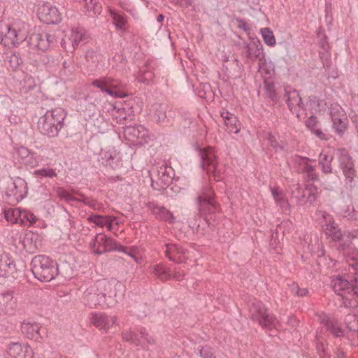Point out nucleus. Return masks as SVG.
<instances>
[{"label": "nucleus", "instance_id": "nucleus-35", "mask_svg": "<svg viewBox=\"0 0 358 358\" xmlns=\"http://www.w3.org/2000/svg\"><path fill=\"white\" fill-rule=\"evenodd\" d=\"M1 302L5 305L8 313L11 314L16 308V299L13 292L8 290L1 294Z\"/></svg>", "mask_w": 358, "mask_h": 358}, {"label": "nucleus", "instance_id": "nucleus-28", "mask_svg": "<svg viewBox=\"0 0 358 358\" xmlns=\"http://www.w3.org/2000/svg\"><path fill=\"white\" fill-rule=\"evenodd\" d=\"M334 155L330 152H321L318 156V164L321 171L324 174L333 173L332 161Z\"/></svg>", "mask_w": 358, "mask_h": 358}, {"label": "nucleus", "instance_id": "nucleus-30", "mask_svg": "<svg viewBox=\"0 0 358 358\" xmlns=\"http://www.w3.org/2000/svg\"><path fill=\"white\" fill-rule=\"evenodd\" d=\"M92 85L100 89L101 92H104L110 96H122L120 92L117 94V92H111L109 88L110 77H103L99 79H95L92 81Z\"/></svg>", "mask_w": 358, "mask_h": 358}, {"label": "nucleus", "instance_id": "nucleus-25", "mask_svg": "<svg viewBox=\"0 0 358 358\" xmlns=\"http://www.w3.org/2000/svg\"><path fill=\"white\" fill-rule=\"evenodd\" d=\"M116 321L115 316H109L105 313H97L92 314V323L99 329L106 330L112 327Z\"/></svg>", "mask_w": 358, "mask_h": 358}, {"label": "nucleus", "instance_id": "nucleus-29", "mask_svg": "<svg viewBox=\"0 0 358 358\" xmlns=\"http://www.w3.org/2000/svg\"><path fill=\"white\" fill-rule=\"evenodd\" d=\"M43 33H34L28 39L29 44L33 48L45 51L48 48V43L45 40Z\"/></svg>", "mask_w": 358, "mask_h": 358}, {"label": "nucleus", "instance_id": "nucleus-1", "mask_svg": "<svg viewBox=\"0 0 358 358\" xmlns=\"http://www.w3.org/2000/svg\"><path fill=\"white\" fill-rule=\"evenodd\" d=\"M350 266V273L353 275L350 280L337 275L331 280L334 292L342 298L347 308L357 306L358 299V264L355 262Z\"/></svg>", "mask_w": 358, "mask_h": 358}, {"label": "nucleus", "instance_id": "nucleus-58", "mask_svg": "<svg viewBox=\"0 0 358 358\" xmlns=\"http://www.w3.org/2000/svg\"><path fill=\"white\" fill-rule=\"evenodd\" d=\"M78 202H82L84 204L88 206L91 208L95 209L96 206V201L90 197L83 196V199H78Z\"/></svg>", "mask_w": 358, "mask_h": 358}, {"label": "nucleus", "instance_id": "nucleus-45", "mask_svg": "<svg viewBox=\"0 0 358 358\" xmlns=\"http://www.w3.org/2000/svg\"><path fill=\"white\" fill-rule=\"evenodd\" d=\"M261 33L264 43L268 46L275 44V38L273 31L269 28L261 29Z\"/></svg>", "mask_w": 358, "mask_h": 358}, {"label": "nucleus", "instance_id": "nucleus-56", "mask_svg": "<svg viewBox=\"0 0 358 358\" xmlns=\"http://www.w3.org/2000/svg\"><path fill=\"white\" fill-rule=\"evenodd\" d=\"M199 353L201 358H215L212 348L208 345L201 347L199 350Z\"/></svg>", "mask_w": 358, "mask_h": 358}, {"label": "nucleus", "instance_id": "nucleus-37", "mask_svg": "<svg viewBox=\"0 0 358 358\" xmlns=\"http://www.w3.org/2000/svg\"><path fill=\"white\" fill-rule=\"evenodd\" d=\"M263 90L264 92L265 99L268 101H272L275 103L278 101L277 94L275 92V84L269 80L264 82Z\"/></svg>", "mask_w": 358, "mask_h": 358}, {"label": "nucleus", "instance_id": "nucleus-41", "mask_svg": "<svg viewBox=\"0 0 358 358\" xmlns=\"http://www.w3.org/2000/svg\"><path fill=\"white\" fill-rule=\"evenodd\" d=\"M292 197L295 198L297 202H301L305 198V189L299 183L293 184L290 186Z\"/></svg>", "mask_w": 358, "mask_h": 358}, {"label": "nucleus", "instance_id": "nucleus-17", "mask_svg": "<svg viewBox=\"0 0 358 358\" xmlns=\"http://www.w3.org/2000/svg\"><path fill=\"white\" fill-rule=\"evenodd\" d=\"M93 245L94 248H96L95 252L99 255L106 252L117 250L119 248L117 242L114 239L102 233H99L95 236Z\"/></svg>", "mask_w": 358, "mask_h": 358}, {"label": "nucleus", "instance_id": "nucleus-62", "mask_svg": "<svg viewBox=\"0 0 358 358\" xmlns=\"http://www.w3.org/2000/svg\"><path fill=\"white\" fill-rule=\"evenodd\" d=\"M43 36H45V40L48 43V48L50 45H54L56 43V38L54 34L44 32Z\"/></svg>", "mask_w": 358, "mask_h": 358}, {"label": "nucleus", "instance_id": "nucleus-51", "mask_svg": "<svg viewBox=\"0 0 358 358\" xmlns=\"http://www.w3.org/2000/svg\"><path fill=\"white\" fill-rule=\"evenodd\" d=\"M36 176H40L41 177L53 178L57 176V173L52 169L43 168L34 171Z\"/></svg>", "mask_w": 358, "mask_h": 358}, {"label": "nucleus", "instance_id": "nucleus-5", "mask_svg": "<svg viewBox=\"0 0 358 358\" xmlns=\"http://www.w3.org/2000/svg\"><path fill=\"white\" fill-rule=\"evenodd\" d=\"M250 317L266 330H271L276 328L278 321L275 316L270 313L266 306L259 301L252 303L250 309Z\"/></svg>", "mask_w": 358, "mask_h": 358}, {"label": "nucleus", "instance_id": "nucleus-3", "mask_svg": "<svg viewBox=\"0 0 358 358\" xmlns=\"http://www.w3.org/2000/svg\"><path fill=\"white\" fill-rule=\"evenodd\" d=\"M31 266L33 275L41 282H50L57 275V264L48 256H35L31 260Z\"/></svg>", "mask_w": 358, "mask_h": 358}, {"label": "nucleus", "instance_id": "nucleus-53", "mask_svg": "<svg viewBox=\"0 0 358 358\" xmlns=\"http://www.w3.org/2000/svg\"><path fill=\"white\" fill-rule=\"evenodd\" d=\"M291 292L294 295L301 297L306 296L308 294V290L307 288H301L295 283H293Z\"/></svg>", "mask_w": 358, "mask_h": 358}, {"label": "nucleus", "instance_id": "nucleus-20", "mask_svg": "<svg viewBox=\"0 0 358 358\" xmlns=\"http://www.w3.org/2000/svg\"><path fill=\"white\" fill-rule=\"evenodd\" d=\"M28 187L27 182L20 177L11 180L10 185L8 188V196H13L17 201L23 199L27 194Z\"/></svg>", "mask_w": 358, "mask_h": 358}, {"label": "nucleus", "instance_id": "nucleus-26", "mask_svg": "<svg viewBox=\"0 0 358 358\" xmlns=\"http://www.w3.org/2000/svg\"><path fill=\"white\" fill-rule=\"evenodd\" d=\"M31 352V348L28 344L13 343L8 349L7 358H26Z\"/></svg>", "mask_w": 358, "mask_h": 358}, {"label": "nucleus", "instance_id": "nucleus-33", "mask_svg": "<svg viewBox=\"0 0 358 358\" xmlns=\"http://www.w3.org/2000/svg\"><path fill=\"white\" fill-rule=\"evenodd\" d=\"M108 112L110 113L113 120L117 123H122L127 119V113L124 108L119 107L117 105L108 104Z\"/></svg>", "mask_w": 358, "mask_h": 358}, {"label": "nucleus", "instance_id": "nucleus-44", "mask_svg": "<svg viewBox=\"0 0 358 358\" xmlns=\"http://www.w3.org/2000/svg\"><path fill=\"white\" fill-rule=\"evenodd\" d=\"M157 210L155 214L157 218L169 222L170 223L174 222L175 218L173 214L164 206L156 209Z\"/></svg>", "mask_w": 358, "mask_h": 358}, {"label": "nucleus", "instance_id": "nucleus-10", "mask_svg": "<svg viewBox=\"0 0 358 358\" xmlns=\"http://www.w3.org/2000/svg\"><path fill=\"white\" fill-rule=\"evenodd\" d=\"M293 161L297 165L299 172L304 176L307 181L315 182L319 180V175L316 168L311 164L312 162H316L315 159L296 155L293 157Z\"/></svg>", "mask_w": 358, "mask_h": 358}, {"label": "nucleus", "instance_id": "nucleus-40", "mask_svg": "<svg viewBox=\"0 0 358 358\" xmlns=\"http://www.w3.org/2000/svg\"><path fill=\"white\" fill-rule=\"evenodd\" d=\"M36 218L31 213L26 210H21V213L19 215L18 224L24 226H30L35 223Z\"/></svg>", "mask_w": 358, "mask_h": 358}, {"label": "nucleus", "instance_id": "nucleus-64", "mask_svg": "<svg viewBox=\"0 0 358 358\" xmlns=\"http://www.w3.org/2000/svg\"><path fill=\"white\" fill-rule=\"evenodd\" d=\"M313 134H314L317 137L322 140H327V135L320 129L316 128L313 131H311Z\"/></svg>", "mask_w": 358, "mask_h": 358}, {"label": "nucleus", "instance_id": "nucleus-12", "mask_svg": "<svg viewBox=\"0 0 358 358\" xmlns=\"http://www.w3.org/2000/svg\"><path fill=\"white\" fill-rule=\"evenodd\" d=\"M329 115L335 131L339 135L343 134L348 124V119L344 110L340 105L334 103L329 108Z\"/></svg>", "mask_w": 358, "mask_h": 358}, {"label": "nucleus", "instance_id": "nucleus-13", "mask_svg": "<svg viewBox=\"0 0 358 358\" xmlns=\"http://www.w3.org/2000/svg\"><path fill=\"white\" fill-rule=\"evenodd\" d=\"M241 55L246 62L248 60L255 61L262 60V45L259 41H250V43H243L241 46Z\"/></svg>", "mask_w": 358, "mask_h": 358}, {"label": "nucleus", "instance_id": "nucleus-2", "mask_svg": "<svg viewBox=\"0 0 358 358\" xmlns=\"http://www.w3.org/2000/svg\"><path fill=\"white\" fill-rule=\"evenodd\" d=\"M66 113L62 108L47 110L37 122V129L39 132L50 138L57 136L59 131L64 127Z\"/></svg>", "mask_w": 358, "mask_h": 358}, {"label": "nucleus", "instance_id": "nucleus-59", "mask_svg": "<svg viewBox=\"0 0 358 358\" xmlns=\"http://www.w3.org/2000/svg\"><path fill=\"white\" fill-rule=\"evenodd\" d=\"M17 152L20 158L22 159V162L25 160L32 153L25 147L20 148Z\"/></svg>", "mask_w": 358, "mask_h": 358}, {"label": "nucleus", "instance_id": "nucleus-19", "mask_svg": "<svg viewBox=\"0 0 358 358\" xmlns=\"http://www.w3.org/2000/svg\"><path fill=\"white\" fill-rule=\"evenodd\" d=\"M39 18L46 24H58L62 17L58 8L50 3L43 4L39 10Z\"/></svg>", "mask_w": 358, "mask_h": 358}, {"label": "nucleus", "instance_id": "nucleus-43", "mask_svg": "<svg viewBox=\"0 0 358 358\" xmlns=\"http://www.w3.org/2000/svg\"><path fill=\"white\" fill-rule=\"evenodd\" d=\"M21 85L22 92L23 93H28L36 87V82L34 78L31 76H26Z\"/></svg>", "mask_w": 358, "mask_h": 358}, {"label": "nucleus", "instance_id": "nucleus-57", "mask_svg": "<svg viewBox=\"0 0 358 358\" xmlns=\"http://www.w3.org/2000/svg\"><path fill=\"white\" fill-rule=\"evenodd\" d=\"M9 63L11 67L15 69L22 64V59L16 54L10 56Z\"/></svg>", "mask_w": 358, "mask_h": 358}, {"label": "nucleus", "instance_id": "nucleus-16", "mask_svg": "<svg viewBox=\"0 0 358 358\" xmlns=\"http://www.w3.org/2000/svg\"><path fill=\"white\" fill-rule=\"evenodd\" d=\"M157 172V178L156 180L152 178L151 185L154 189L158 191L165 189L172 181V169L171 167L162 166Z\"/></svg>", "mask_w": 358, "mask_h": 358}, {"label": "nucleus", "instance_id": "nucleus-4", "mask_svg": "<svg viewBox=\"0 0 358 358\" xmlns=\"http://www.w3.org/2000/svg\"><path fill=\"white\" fill-rule=\"evenodd\" d=\"M200 158V166L206 171L207 174L213 176L215 180H220L223 174V166L217 162V157L212 147H206L198 150Z\"/></svg>", "mask_w": 358, "mask_h": 358}, {"label": "nucleus", "instance_id": "nucleus-36", "mask_svg": "<svg viewBox=\"0 0 358 358\" xmlns=\"http://www.w3.org/2000/svg\"><path fill=\"white\" fill-rule=\"evenodd\" d=\"M154 274L161 280L166 281L172 278L170 268L163 264H158L153 266Z\"/></svg>", "mask_w": 358, "mask_h": 358}, {"label": "nucleus", "instance_id": "nucleus-18", "mask_svg": "<svg viewBox=\"0 0 358 358\" xmlns=\"http://www.w3.org/2000/svg\"><path fill=\"white\" fill-rule=\"evenodd\" d=\"M124 134L129 141L138 144L146 143L148 138V131L142 125L127 127Z\"/></svg>", "mask_w": 358, "mask_h": 358}, {"label": "nucleus", "instance_id": "nucleus-60", "mask_svg": "<svg viewBox=\"0 0 358 358\" xmlns=\"http://www.w3.org/2000/svg\"><path fill=\"white\" fill-rule=\"evenodd\" d=\"M306 126L310 129L311 131H313L314 129L317 128V121L316 120V117L313 115L310 116L308 120L306 121Z\"/></svg>", "mask_w": 358, "mask_h": 358}, {"label": "nucleus", "instance_id": "nucleus-42", "mask_svg": "<svg viewBox=\"0 0 358 358\" xmlns=\"http://www.w3.org/2000/svg\"><path fill=\"white\" fill-rule=\"evenodd\" d=\"M21 213L20 208H8L3 212L6 220L12 223L19 222V215Z\"/></svg>", "mask_w": 358, "mask_h": 358}, {"label": "nucleus", "instance_id": "nucleus-24", "mask_svg": "<svg viewBox=\"0 0 358 358\" xmlns=\"http://www.w3.org/2000/svg\"><path fill=\"white\" fill-rule=\"evenodd\" d=\"M16 265L11 259L9 254H4L0 257V277H15Z\"/></svg>", "mask_w": 358, "mask_h": 358}, {"label": "nucleus", "instance_id": "nucleus-48", "mask_svg": "<svg viewBox=\"0 0 358 358\" xmlns=\"http://www.w3.org/2000/svg\"><path fill=\"white\" fill-rule=\"evenodd\" d=\"M108 215L92 214L87 217V220L94 223L96 226L103 227Z\"/></svg>", "mask_w": 358, "mask_h": 358}, {"label": "nucleus", "instance_id": "nucleus-9", "mask_svg": "<svg viewBox=\"0 0 358 358\" xmlns=\"http://www.w3.org/2000/svg\"><path fill=\"white\" fill-rule=\"evenodd\" d=\"M335 155L338 159L339 167L342 170L346 180L351 182L356 176L357 172L352 157L345 148L336 150Z\"/></svg>", "mask_w": 358, "mask_h": 358}, {"label": "nucleus", "instance_id": "nucleus-49", "mask_svg": "<svg viewBox=\"0 0 358 358\" xmlns=\"http://www.w3.org/2000/svg\"><path fill=\"white\" fill-rule=\"evenodd\" d=\"M268 145L272 147L273 149H275L276 151L281 150L284 151L286 150V146L284 143H278L275 138L274 136H273L271 134H268L267 138Z\"/></svg>", "mask_w": 358, "mask_h": 358}, {"label": "nucleus", "instance_id": "nucleus-11", "mask_svg": "<svg viewBox=\"0 0 358 358\" xmlns=\"http://www.w3.org/2000/svg\"><path fill=\"white\" fill-rule=\"evenodd\" d=\"M162 250L170 261L177 264L185 263L188 258L187 249L178 243H165Z\"/></svg>", "mask_w": 358, "mask_h": 358}, {"label": "nucleus", "instance_id": "nucleus-55", "mask_svg": "<svg viewBox=\"0 0 358 358\" xmlns=\"http://www.w3.org/2000/svg\"><path fill=\"white\" fill-rule=\"evenodd\" d=\"M117 251L122 252L127 254L129 257L133 258L136 262H138L136 257V249L134 248H128L125 246H119Z\"/></svg>", "mask_w": 358, "mask_h": 358}, {"label": "nucleus", "instance_id": "nucleus-52", "mask_svg": "<svg viewBox=\"0 0 358 358\" xmlns=\"http://www.w3.org/2000/svg\"><path fill=\"white\" fill-rule=\"evenodd\" d=\"M85 57L87 61L94 66H96L99 64L101 57L100 55H97L93 50H88Z\"/></svg>", "mask_w": 358, "mask_h": 358}, {"label": "nucleus", "instance_id": "nucleus-61", "mask_svg": "<svg viewBox=\"0 0 358 358\" xmlns=\"http://www.w3.org/2000/svg\"><path fill=\"white\" fill-rule=\"evenodd\" d=\"M318 37L320 38V41L318 43L320 47L324 51H327L329 48V44L327 41V36L323 34H318Z\"/></svg>", "mask_w": 358, "mask_h": 358}, {"label": "nucleus", "instance_id": "nucleus-6", "mask_svg": "<svg viewBox=\"0 0 358 358\" xmlns=\"http://www.w3.org/2000/svg\"><path fill=\"white\" fill-rule=\"evenodd\" d=\"M122 338L147 351L151 350V348L156 345L155 338L145 327H139L133 331H126L122 334Z\"/></svg>", "mask_w": 358, "mask_h": 358}, {"label": "nucleus", "instance_id": "nucleus-32", "mask_svg": "<svg viewBox=\"0 0 358 358\" xmlns=\"http://www.w3.org/2000/svg\"><path fill=\"white\" fill-rule=\"evenodd\" d=\"M272 196L274 199L275 203L282 210H286L289 209V204L286 195L278 189V188L271 189Z\"/></svg>", "mask_w": 358, "mask_h": 358}, {"label": "nucleus", "instance_id": "nucleus-8", "mask_svg": "<svg viewBox=\"0 0 358 358\" xmlns=\"http://www.w3.org/2000/svg\"><path fill=\"white\" fill-rule=\"evenodd\" d=\"M27 39L24 30H17L15 27L0 22V43L5 46H15Z\"/></svg>", "mask_w": 358, "mask_h": 358}, {"label": "nucleus", "instance_id": "nucleus-39", "mask_svg": "<svg viewBox=\"0 0 358 358\" xmlns=\"http://www.w3.org/2000/svg\"><path fill=\"white\" fill-rule=\"evenodd\" d=\"M126 87V84L123 82L118 80L117 79H113L110 77V85L109 88L112 92H120L122 96H113L116 98H124L127 96V93L124 91V88Z\"/></svg>", "mask_w": 358, "mask_h": 358}, {"label": "nucleus", "instance_id": "nucleus-46", "mask_svg": "<svg viewBox=\"0 0 358 358\" xmlns=\"http://www.w3.org/2000/svg\"><path fill=\"white\" fill-rule=\"evenodd\" d=\"M110 15L115 27L119 30L124 29V26L127 22L124 15H120L115 11H111Z\"/></svg>", "mask_w": 358, "mask_h": 358}, {"label": "nucleus", "instance_id": "nucleus-63", "mask_svg": "<svg viewBox=\"0 0 358 358\" xmlns=\"http://www.w3.org/2000/svg\"><path fill=\"white\" fill-rule=\"evenodd\" d=\"M237 21L238 22V27L239 29H243L245 31H250V26L244 20L239 19V20H237Z\"/></svg>", "mask_w": 358, "mask_h": 358}, {"label": "nucleus", "instance_id": "nucleus-27", "mask_svg": "<svg viewBox=\"0 0 358 358\" xmlns=\"http://www.w3.org/2000/svg\"><path fill=\"white\" fill-rule=\"evenodd\" d=\"M41 326L38 323L31 321H24L21 324L22 333L29 339L38 340L41 338L40 334Z\"/></svg>", "mask_w": 358, "mask_h": 358}, {"label": "nucleus", "instance_id": "nucleus-21", "mask_svg": "<svg viewBox=\"0 0 358 358\" xmlns=\"http://www.w3.org/2000/svg\"><path fill=\"white\" fill-rule=\"evenodd\" d=\"M285 96L287 99L285 101L287 104V106L289 110L292 113L296 114V115L299 116V113L301 110H304V104L302 101V99L300 96L298 91L293 90H286Z\"/></svg>", "mask_w": 358, "mask_h": 358}, {"label": "nucleus", "instance_id": "nucleus-34", "mask_svg": "<svg viewBox=\"0 0 358 358\" xmlns=\"http://www.w3.org/2000/svg\"><path fill=\"white\" fill-rule=\"evenodd\" d=\"M169 107L165 103H155L152 106L151 111L157 122H162L166 117V113Z\"/></svg>", "mask_w": 358, "mask_h": 358}, {"label": "nucleus", "instance_id": "nucleus-22", "mask_svg": "<svg viewBox=\"0 0 358 358\" xmlns=\"http://www.w3.org/2000/svg\"><path fill=\"white\" fill-rule=\"evenodd\" d=\"M318 320L322 325L326 328L335 337H341L343 331L340 327L338 322L334 318L327 316L324 313L318 315Z\"/></svg>", "mask_w": 358, "mask_h": 358}, {"label": "nucleus", "instance_id": "nucleus-47", "mask_svg": "<svg viewBox=\"0 0 358 358\" xmlns=\"http://www.w3.org/2000/svg\"><path fill=\"white\" fill-rule=\"evenodd\" d=\"M224 123L229 132L237 134L239 131L237 117L234 115H230L229 119L225 120Z\"/></svg>", "mask_w": 358, "mask_h": 358}, {"label": "nucleus", "instance_id": "nucleus-14", "mask_svg": "<svg viewBox=\"0 0 358 358\" xmlns=\"http://www.w3.org/2000/svg\"><path fill=\"white\" fill-rule=\"evenodd\" d=\"M99 287L98 285H94L87 288L84 292V302L90 308H94L99 306H106L104 296H102Z\"/></svg>", "mask_w": 358, "mask_h": 358}, {"label": "nucleus", "instance_id": "nucleus-7", "mask_svg": "<svg viewBox=\"0 0 358 358\" xmlns=\"http://www.w3.org/2000/svg\"><path fill=\"white\" fill-rule=\"evenodd\" d=\"M214 192L211 187L205 183L197 192L196 204L201 215L214 213L216 210L213 200Z\"/></svg>", "mask_w": 358, "mask_h": 358}, {"label": "nucleus", "instance_id": "nucleus-15", "mask_svg": "<svg viewBox=\"0 0 358 358\" xmlns=\"http://www.w3.org/2000/svg\"><path fill=\"white\" fill-rule=\"evenodd\" d=\"M98 286L103 289L101 293L102 296H104L106 306L109 307L115 303V297L117 295V289H120L122 285L115 280H111L99 282Z\"/></svg>", "mask_w": 358, "mask_h": 358}, {"label": "nucleus", "instance_id": "nucleus-23", "mask_svg": "<svg viewBox=\"0 0 358 358\" xmlns=\"http://www.w3.org/2000/svg\"><path fill=\"white\" fill-rule=\"evenodd\" d=\"M323 217L326 221V224L323 226L326 234L330 236L333 241H340L343 238V234L338 225L330 215H323Z\"/></svg>", "mask_w": 358, "mask_h": 358}, {"label": "nucleus", "instance_id": "nucleus-50", "mask_svg": "<svg viewBox=\"0 0 358 358\" xmlns=\"http://www.w3.org/2000/svg\"><path fill=\"white\" fill-rule=\"evenodd\" d=\"M40 162V156L35 152L31 153L25 160L22 162L26 166L34 168L37 166Z\"/></svg>", "mask_w": 358, "mask_h": 358}, {"label": "nucleus", "instance_id": "nucleus-38", "mask_svg": "<svg viewBox=\"0 0 358 358\" xmlns=\"http://www.w3.org/2000/svg\"><path fill=\"white\" fill-rule=\"evenodd\" d=\"M75 70V65L72 59L64 60L62 63V69L59 71L60 77L64 80H69Z\"/></svg>", "mask_w": 358, "mask_h": 358}, {"label": "nucleus", "instance_id": "nucleus-54", "mask_svg": "<svg viewBox=\"0 0 358 358\" xmlns=\"http://www.w3.org/2000/svg\"><path fill=\"white\" fill-rule=\"evenodd\" d=\"M102 159L105 161L106 165L112 166V162L117 155L115 150H109L103 154Z\"/></svg>", "mask_w": 358, "mask_h": 358}, {"label": "nucleus", "instance_id": "nucleus-31", "mask_svg": "<svg viewBox=\"0 0 358 358\" xmlns=\"http://www.w3.org/2000/svg\"><path fill=\"white\" fill-rule=\"evenodd\" d=\"M87 38L85 30L80 27L73 28L71 30V35L69 36V41L73 48L78 46L80 42L85 41Z\"/></svg>", "mask_w": 358, "mask_h": 358}]
</instances>
